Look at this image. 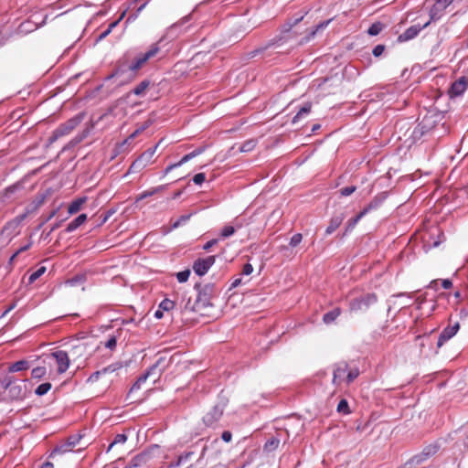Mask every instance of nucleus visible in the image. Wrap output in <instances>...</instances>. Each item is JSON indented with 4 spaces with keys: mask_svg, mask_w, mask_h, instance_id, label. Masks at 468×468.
<instances>
[{
    "mask_svg": "<svg viewBox=\"0 0 468 468\" xmlns=\"http://www.w3.org/2000/svg\"><path fill=\"white\" fill-rule=\"evenodd\" d=\"M302 239H303V235L301 233H296L291 238L289 245L291 247L294 248L301 243Z\"/></svg>",
    "mask_w": 468,
    "mask_h": 468,
    "instance_id": "52",
    "label": "nucleus"
},
{
    "mask_svg": "<svg viewBox=\"0 0 468 468\" xmlns=\"http://www.w3.org/2000/svg\"><path fill=\"white\" fill-rule=\"evenodd\" d=\"M385 50V46L383 45H377L374 48H373V55L375 57H379Z\"/></svg>",
    "mask_w": 468,
    "mask_h": 468,
    "instance_id": "59",
    "label": "nucleus"
},
{
    "mask_svg": "<svg viewBox=\"0 0 468 468\" xmlns=\"http://www.w3.org/2000/svg\"><path fill=\"white\" fill-rule=\"evenodd\" d=\"M445 9V6L436 1L429 11L430 20L428 22L440 20L444 15Z\"/></svg>",
    "mask_w": 468,
    "mask_h": 468,
    "instance_id": "21",
    "label": "nucleus"
},
{
    "mask_svg": "<svg viewBox=\"0 0 468 468\" xmlns=\"http://www.w3.org/2000/svg\"><path fill=\"white\" fill-rule=\"evenodd\" d=\"M427 126L423 122H420L413 130L412 136L414 139H420L427 133Z\"/></svg>",
    "mask_w": 468,
    "mask_h": 468,
    "instance_id": "36",
    "label": "nucleus"
},
{
    "mask_svg": "<svg viewBox=\"0 0 468 468\" xmlns=\"http://www.w3.org/2000/svg\"><path fill=\"white\" fill-rule=\"evenodd\" d=\"M191 159H193V157H192V155H191V154H190V153H189V154H186V155H184V156L181 158V160H180L179 162H177V163H176V164H173V165H168V166L165 168V174H167L168 172H170V171H171L172 169H174V168H176V167L181 166L182 165H184L185 163H186V162L190 161Z\"/></svg>",
    "mask_w": 468,
    "mask_h": 468,
    "instance_id": "35",
    "label": "nucleus"
},
{
    "mask_svg": "<svg viewBox=\"0 0 468 468\" xmlns=\"http://www.w3.org/2000/svg\"><path fill=\"white\" fill-rule=\"evenodd\" d=\"M190 275L189 270H185L176 273V279L179 282H186Z\"/></svg>",
    "mask_w": 468,
    "mask_h": 468,
    "instance_id": "51",
    "label": "nucleus"
},
{
    "mask_svg": "<svg viewBox=\"0 0 468 468\" xmlns=\"http://www.w3.org/2000/svg\"><path fill=\"white\" fill-rule=\"evenodd\" d=\"M253 271V267L250 263H246L243 268H242V271H241V274L242 275H250L251 274Z\"/></svg>",
    "mask_w": 468,
    "mask_h": 468,
    "instance_id": "61",
    "label": "nucleus"
},
{
    "mask_svg": "<svg viewBox=\"0 0 468 468\" xmlns=\"http://www.w3.org/2000/svg\"><path fill=\"white\" fill-rule=\"evenodd\" d=\"M337 411L343 414H349V405L346 399H341L337 405Z\"/></svg>",
    "mask_w": 468,
    "mask_h": 468,
    "instance_id": "46",
    "label": "nucleus"
},
{
    "mask_svg": "<svg viewBox=\"0 0 468 468\" xmlns=\"http://www.w3.org/2000/svg\"><path fill=\"white\" fill-rule=\"evenodd\" d=\"M218 242V239H213L209 241H207L204 246L203 250L206 251H208L214 245H216Z\"/></svg>",
    "mask_w": 468,
    "mask_h": 468,
    "instance_id": "62",
    "label": "nucleus"
},
{
    "mask_svg": "<svg viewBox=\"0 0 468 468\" xmlns=\"http://www.w3.org/2000/svg\"><path fill=\"white\" fill-rule=\"evenodd\" d=\"M51 384L49 382L40 384L35 390L37 396H43L51 389Z\"/></svg>",
    "mask_w": 468,
    "mask_h": 468,
    "instance_id": "42",
    "label": "nucleus"
},
{
    "mask_svg": "<svg viewBox=\"0 0 468 468\" xmlns=\"http://www.w3.org/2000/svg\"><path fill=\"white\" fill-rule=\"evenodd\" d=\"M356 190L355 186H346L340 189V194L343 197H348Z\"/></svg>",
    "mask_w": 468,
    "mask_h": 468,
    "instance_id": "54",
    "label": "nucleus"
},
{
    "mask_svg": "<svg viewBox=\"0 0 468 468\" xmlns=\"http://www.w3.org/2000/svg\"><path fill=\"white\" fill-rule=\"evenodd\" d=\"M341 314V309L336 307L323 315V322L326 324H330L336 320V318Z\"/></svg>",
    "mask_w": 468,
    "mask_h": 468,
    "instance_id": "28",
    "label": "nucleus"
},
{
    "mask_svg": "<svg viewBox=\"0 0 468 468\" xmlns=\"http://www.w3.org/2000/svg\"><path fill=\"white\" fill-rule=\"evenodd\" d=\"M459 329V322H455L453 324H449L447 327H445L439 335L437 347H441L448 340H450L457 334Z\"/></svg>",
    "mask_w": 468,
    "mask_h": 468,
    "instance_id": "12",
    "label": "nucleus"
},
{
    "mask_svg": "<svg viewBox=\"0 0 468 468\" xmlns=\"http://www.w3.org/2000/svg\"><path fill=\"white\" fill-rule=\"evenodd\" d=\"M164 188H165L164 186H159L152 188L150 190H146V191L143 192L142 194H140V196L136 198V200L139 201V200H142L144 198L152 197L154 194L162 191Z\"/></svg>",
    "mask_w": 468,
    "mask_h": 468,
    "instance_id": "37",
    "label": "nucleus"
},
{
    "mask_svg": "<svg viewBox=\"0 0 468 468\" xmlns=\"http://www.w3.org/2000/svg\"><path fill=\"white\" fill-rule=\"evenodd\" d=\"M312 102L310 101H307L305 102L300 109L299 111L297 112V113L293 116L292 120V124H295L297 123L300 120L307 117L311 111H312Z\"/></svg>",
    "mask_w": 468,
    "mask_h": 468,
    "instance_id": "23",
    "label": "nucleus"
},
{
    "mask_svg": "<svg viewBox=\"0 0 468 468\" xmlns=\"http://www.w3.org/2000/svg\"><path fill=\"white\" fill-rule=\"evenodd\" d=\"M173 359L174 356L169 358L164 355L160 356L156 362L151 366L144 374L147 375V378L154 376L159 377L170 366Z\"/></svg>",
    "mask_w": 468,
    "mask_h": 468,
    "instance_id": "6",
    "label": "nucleus"
},
{
    "mask_svg": "<svg viewBox=\"0 0 468 468\" xmlns=\"http://www.w3.org/2000/svg\"><path fill=\"white\" fill-rule=\"evenodd\" d=\"M85 114L80 112L74 117L69 119L67 122L61 123L52 133V135L48 139V143L51 144L56 142L58 138L69 134L84 119Z\"/></svg>",
    "mask_w": 468,
    "mask_h": 468,
    "instance_id": "2",
    "label": "nucleus"
},
{
    "mask_svg": "<svg viewBox=\"0 0 468 468\" xmlns=\"http://www.w3.org/2000/svg\"><path fill=\"white\" fill-rule=\"evenodd\" d=\"M125 13H126V10H124L122 13L120 17L116 21L111 23L109 25L108 28L105 31H103L101 34H100L97 40L100 41V40L105 38L112 32V30L119 24V22L124 17Z\"/></svg>",
    "mask_w": 468,
    "mask_h": 468,
    "instance_id": "31",
    "label": "nucleus"
},
{
    "mask_svg": "<svg viewBox=\"0 0 468 468\" xmlns=\"http://www.w3.org/2000/svg\"><path fill=\"white\" fill-rule=\"evenodd\" d=\"M384 28V25L381 22H375L373 23L369 28L367 29V33L370 36H377L378 35Z\"/></svg>",
    "mask_w": 468,
    "mask_h": 468,
    "instance_id": "38",
    "label": "nucleus"
},
{
    "mask_svg": "<svg viewBox=\"0 0 468 468\" xmlns=\"http://www.w3.org/2000/svg\"><path fill=\"white\" fill-rule=\"evenodd\" d=\"M359 374L360 372L357 367H354L349 370L347 369V374L346 377V384L349 385L350 383H352L359 376Z\"/></svg>",
    "mask_w": 468,
    "mask_h": 468,
    "instance_id": "40",
    "label": "nucleus"
},
{
    "mask_svg": "<svg viewBox=\"0 0 468 468\" xmlns=\"http://www.w3.org/2000/svg\"><path fill=\"white\" fill-rule=\"evenodd\" d=\"M345 219V214L340 213L337 215H335L331 218L329 225L327 226L325 229V234L330 235L332 234L343 222Z\"/></svg>",
    "mask_w": 468,
    "mask_h": 468,
    "instance_id": "22",
    "label": "nucleus"
},
{
    "mask_svg": "<svg viewBox=\"0 0 468 468\" xmlns=\"http://www.w3.org/2000/svg\"><path fill=\"white\" fill-rule=\"evenodd\" d=\"M191 14L182 17L178 22L173 24L171 27H170V30L173 31L175 29H176L177 27L185 25L186 23H187L190 19H191Z\"/></svg>",
    "mask_w": 468,
    "mask_h": 468,
    "instance_id": "49",
    "label": "nucleus"
},
{
    "mask_svg": "<svg viewBox=\"0 0 468 468\" xmlns=\"http://www.w3.org/2000/svg\"><path fill=\"white\" fill-rule=\"evenodd\" d=\"M87 197H79L77 199H74L68 207V212L70 215L76 214L79 212L82 207V205L86 202Z\"/></svg>",
    "mask_w": 468,
    "mask_h": 468,
    "instance_id": "29",
    "label": "nucleus"
},
{
    "mask_svg": "<svg viewBox=\"0 0 468 468\" xmlns=\"http://www.w3.org/2000/svg\"><path fill=\"white\" fill-rule=\"evenodd\" d=\"M151 454L149 452H141L134 456L127 468H139L141 466L149 465Z\"/></svg>",
    "mask_w": 468,
    "mask_h": 468,
    "instance_id": "18",
    "label": "nucleus"
},
{
    "mask_svg": "<svg viewBox=\"0 0 468 468\" xmlns=\"http://www.w3.org/2000/svg\"><path fill=\"white\" fill-rule=\"evenodd\" d=\"M118 368H119V367L116 364H112V365H110V366L102 368L101 370H102V372L104 374H106V373H109V372H114Z\"/></svg>",
    "mask_w": 468,
    "mask_h": 468,
    "instance_id": "64",
    "label": "nucleus"
},
{
    "mask_svg": "<svg viewBox=\"0 0 468 468\" xmlns=\"http://www.w3.org/2000/svg\"><path fill=\"white\" fill-rule=\"evenodd\" d=\"M20 226L12 218L8 220L2 228L0 235L5 239L11 240L19 234Z\"/></svg>",
    "mask_w": 468,
    "mask_h": 468,
    "instance_id": "13",
    "label": "nucleus"
},
{
    "mask_svg": "<svg viewBox=\"0 0 468 468\" xmlns=\"http://www.w3.org/2000/svg\"><path fill=\"white\" fill-rule=\"evenodd\" d=\"M256 145V142L253 140L245 142L239 148L240 152H250L251 151Z\"/></svg>",
    "mask_w": 468,
    "mask_h": 468,
    "instance_id": "50",
    "label": "nucleus"
},
{
    "mask_svg": "<svg viewBox=\"0 0 468 468\" xmlns=\"http://www.w3.org/2000/svg\"><path fill=\"white\" fill-rule=\"evenodd\" d=\"M81 438H82V436L79 435V434L72 435V436H69L66 441L74 449V447L80 443V441L81 440Z\"/></svg>",
    "mask_w": 468,
    "mask_h": 468,
    "instance_id": "53",
    "label": "nucleus"
},
{
    "mask_svg": "<svg viewBox=\"0 0 468 468\" xmlns=\"http://www.w3.org/2000/svg\"><path fill=\"white\" fill-rule=\"evenodd\" d=\"M71 452H74V449L67 441H64L54 448L49 457L55 459L58 455H62Z\"/></svg>",
    "mask_w": 468,
    "mask_h": 468,
    "instance_id": "24",
    "label": "nucleus"
},
{
    "mask_svg": "<svg viewBox=\"0 0 468 468\" xmlns=\"http://www.w3.org/2000/svg\"><path fill=\"white\" fill-rule=\"evenodd\" d=\"M228 400L220 398L214 407L203 417V421L207 426H213L223 415Z\"/></svg>",
    "mask_w": 468,
    "mask_h": 468,
    "instance_id": "3",
    "label": "nucleus"
},
{
    "mask_svg": "<svg viewBox=\"0 0 468 468\" xmlns=\"http://www.w3.org/2000/svg\"><path fill=\"white\" fill-rule=\"evenodd\" d=\"M430 25V22H426L423 25H413L408 27L402 34L398 37L399 42H406L415 38L419 33L426 28Z\"/></svg>",
    "mask_w": 468,
    "mask_h": 468,
    "instance_id": "11",
    "label": "nucleus"
},
{
    "mask_svg": "<svg viewBox=\"0 0 468 468\" xmlns=\"http://www.w3.org/2000/svg\"><path fill=\"white\" fill-rule=\"evenodd\" d=\"M154 154V149H149L143 153L136 160L133 162L128 172L138 173L144 169L150 162Z\"/></svg>",
    "mask_w": 468,
    "mask_h": 468,
    "instance_id": "9",
    "label": "nucleus"
},
{
    "mask_svg": "<svg viewBox=\"0 0 468 468\" xmlns=\"http://www.w3.org/2000/svg\"><path fill=\"white\" fill-rule=\"evenodd\" d=\"M24 382H17L16 380L8 390V396L12 400H20L26 397L27 387Z\"/></svg>",
    "mask_w": 468,
    "mask_h": 468,
    "instance_id": "15",
    "label": "nucleus"
},
{
    "mask_svg": "<svg viewBox=\"0 0 468 468\" xmlns=\"http://www.w3.org/2000/svg\"><path fill=\"white\" fill-rule=\"evenodd\" d=\"M147 375H145L144 373L141 375L130 388L129 393H133V391L140 389L142 384H144L147 380Z\"/></svg>",
    "mask_w": 468,
    "mask_h": 468,
    "instance_id": "43",
    "label": "nucleus"
},
{
    "mask_svg": "<svg viewBox=\"0 0 468 468\" xmlns=\"http://www.w3.org/2000/svg\"><path fill=\"white\" fill-rule=\"evenodd\" d=\"M195 288L198 290L197 302L202 303L204 306L208 305L210 300L216 294L215 285L207 283L201 287L199 284H196Z\"/></svg>",
    "mask_w": 468,
    "mask_h": 468,
    "instance_id": "8",
    "label": "nucleus"
},
{
    "mask_svg": "<svg viewBox=\"0 0 468 468\" xmlns=\"http://www.w3.org/2000/svg\"><path fill=\"white\" fill-rule=\"evenodd\" d=\"M388 197L387 192H381L375 196L372 200L361 210L365 215L372 210L378 209Z\"/></svg>",
    "mask_w": 468,
    "mask_h": 468,
    "instance_id": "17",
    "label": "nucleus"
},
{
    "mask_svg": "<svg viewBox=\"0 0 468 468\" xmlns=\"http://www.w3.org/2000/svg\"><path fill=\"white\" fill-rule=\"evenodd\" d=\"M468 88V78L467 77H461L457 80H455L449 90L451 97H457L461 96L464 93V91Z\"/></svg>",
    "mask_w": 468,
    "mask_h": 468,
    "instance_id": "14",
    "label": "nucleus"
},
{
    "mask_svg": "<svg viewBox=\"0 0 468 468\" xmlns=\"http://www.w3.org/2000/svg\"><path fill=\"white\" fill-rule=\"evenodd\" d=\"M175 307V302L170 300V299H164L160 303H159V308L162 309L164 312H167V311H170L172 310L173 308Z\"/></svg>",
    "mask_w": 468,
    "mask_h": 468,
    "instance_id": "44",
    "label": "nucleus"
},
{
    "mask_svg": "<svg viewBox=\"0 0 468 468\" xmlns=\"http://www.w3.org/2000/svg\"><path fill=\"white\" fill-rule=\"evenodd\" d=\"M127 441V436L124 433L116 434L113 441L110 443L107 449V452H110L115 446L121 444L123 445Z\"/></svg>",
    "mask_w": 468,
    "mask_h": 468,
    "instance_id": "32",
    "label": "nucleus"
},
{
    "mask_svg": "<svg viewBox=\"0 0 468 468\" xmlns=\"http://www.w3.org/2000/svg\"><path fill=\"white\" fill-rule=\"evenodd\" d=\"M87 220L86 214H80L76 218H74L66 228V232H72L76 230L79 227H80Z\"/></svg>",
    "mask_w": 468,
    "mask_h": 468,
    "instance_id": "26",
    "label": "nucleus"
},
{
    "mask_svg": "<svg viewBox=\"0 0 468 468\" xmlns=\"http://www.w3.org/2000/svg\"><path fill=\"white\" fill-rule=\"evenodd\" d=\"M289 37L290 36L277 37L271 39V41H269V43L266 46H263V47L254 49L252 52H250V57H255L257 54L262 53L264 50H266L267 48H269L271 47L279 46V45L282 44L283 42L287 41V38Z\"/></svg>",
    "mask_w": 468,
    "mask_h": 468,
    "instance_id": "19",
    "label": "nucleus"
},
{
    "mask_svg": "<svg viewBox=\"0 0 468 468\" xmlns=\"http://www.w3.org/2000/svg\"><path fill=\"white\" fill-rule=\"evenodd\" d=\"M149 85H150V80H144L141 81L138 85H136V87L132 90V92L134 95L143 96L144 94L146 89L149 87Z\"/></svg>",
    "mask_w": 468,
    "mask_h": 468,
    "instance_id": "33",
    "label": "nucleus"
},
{
    "mask_svg": "<svg viewBox=\"0 0 468 468\" xmlns=\"http://www.w3.org/2000/svg\"><path fill=\"white\" fill-rule=\"evenodd\" d=\"M364 216L366 215L362 211H360L355 218H350L346 223L345 234L353 230V229Z\"/></svg>",
    "mask_w": 468,
    "mask_h": 468,
    "instance_id": "34",
    "label": "nucleus"
},
{
    "mask_svg": "<svg viewBox=\"0 0 468 468\" xmlns=\"http://www.w3.org/2000/svg\"><path fill=\"white\" fill-rule=\"evenodd\" d=\"M102 374H104V373L102 372V370H98V371H96V372H93V373L89 377V378L87 379V381H88V382H91V383H92V382H95V381H97V380L100 378L101 375H102Z\"/></svg>",
    "mask_w": 468,
    "mask_h": 468,
    "instance_id": "58",
    "label": "nucleus"
},
{
    "mask_svg": "<svg viewBox=\"0 0 468 468\" xmlns=\"http://www.w3.org/2000/svg\"><path fill=\"white\" fill-rule=\"evenodd\" d=\"M117 345V339L115 336H111L104 344V346L106 348H109L111 350L114 349Z\"/></svg>",
    "mask_w": 468,
    "mask_h": 468,
    "instance_id": "55",
    "label": "nucleus"
},
{
    "mask_svg": "<svg viewBox=\"0 0 468 468\" xmlns=\"http://www.w3.org/2000/svg\"><path fill=\"white\" fill-rule=\"evenodd\" d=\"M47 374V369L45 367H37L32 369L31 377L35 379H41Z\"/></svg>",
    "mask_w": 468,
    "mask_h": 468,
    "instance_id": "39",
    "label": "nucleus"
},
{
    "mask_svg": "<svg viewBox=\"0 0 468 468\" xmlns=\"http://www.w3.org/2000/svg\"><path fill=\"white\" fill-rule=\"evenodd\" d=\"M377 301L378 297L375 293H367L351 300L349 308L353 312L367 311L371 305L376 303Z\"/></svg>",
    "mask_w": 468,
    "mask_h": 468,
    "instance_id": "4",
    "label": "nucleus"
},
{
    "mask_svg": "<svg viewBox=\"0 0 468 468\" xmlns=\"http://www.w3.org/2000/svg\"><path fill=\"white\" fill-rule=\"evenodd\" d=\"M236 229L234 227L232 226H225L222 230H221V233H220V236L223 238V239H227L230 236H232L234 233H235Z\"/></svg>",
    "mask_w": 468,
    "mask_h": 468,
    "instance_id": "47",
    "label": "nucleus"
},
{
    "mask_svg": "<svg viewBox=\"0 0 468 468\" xmlns=\"http://www.w3.org/2000/svg\"><path fill=\"white\" fill-rule=\"evenodd\" d=\"M216 261V256L198 258L193 262V271L198 276L205 275Z\"/></svg>",
    "mask_w": 468,
    "mask_h": 468,
    "instance_id": "7",
    "label": "nucleus"
},
{
    "mask_svg": "<svg viewBox=\"0 0 468 468\" xmlns=\"http://www.w3.org/2000/svg\"><path fill=\"white\" fill-rule=\"evenodd\" d=\"M439 448H440V446H439V444L437 442L434 443V444H430V445L426 446L421 452L412 456L406 463V464H408V465H420L424 461H426L428 458H430L432 455H434L438 452Z\"/></svg>",
    "mask_w": 468,
    "mask_h": 468,
    "instance_id": "5",
    "label": "nucleus"
},
{
    "mask_svg": "<svg viewBox=\"0 0 468 468\" xmlns=\"http://www.w3.org/2000/svg\"><path fill=\"white\" fill-rule=\"evenodd\" d=\"M205 180L206 175L204 173H198L193 177V182L197 185H201Z\"/></svg>",
    "mask_w": 468,
    "mask_h": 468,
    "instance_id": "57",
    "label": "nucleus"
},
{
    "mask_svg": "<svg viewBox=\"0 0 468 468\" xmlns=\"http://www.w3.org/2000/svg\"><path fill=\"white\" fill-rule=\"evenodd\" d=\"M440 285L444 289H450L452 286V282L449 279L440 280Z\"/></svg>",
    "mask_w": 468,
    "mask_h": 468,
    "instance_id": "63",
    "label": "nucleus"
},
{
    "mask_svg": "<svg viewBox=\"0 0 468 468\" xmlns=\"http://www.w3.org/2000/svg\"><path fill=\"white\" fill-rule=\"evenodd\" d=\"M16 379L12 376H5L0 379L1 386L4 389L9 390L12 385L15 383Z\"/></svg>",
    "mask_w": 468,
    "mask_h": 468,
    "instance_id": "41",
    "label": "nucleus"
},
{
    "mask_svg": "<svg viewBox=\"0 0 468 468\" xmlns=\"http://www.w3.org/2000/svg\"><path fill=\"white\" fill-rule=\"evenodd\" d=\"M31 213L30 209H27L25 213L16 216L13 219L20 226L21 223L27 218V216Z\"/></svg>",
    "mask_w": 468,
    "mask_h": 468,
    "instance_id": "56",
    "label": "nucleus"
},
{
    "mask_svg": "<svg viewBox=\"0 0 468 468\" xmlns=\"http://www.w3.org/2000/svg\"><path fill=\"white\" fill-rule=\"evenodd\" d=\"M84 351H85V346H84V345H78V346H73V348L71 349V352H72L74 355H82Z\"/></svg>",
    "mask_w": 468,
    "mask_h": 468,
    "instance_id": "60",
    "label": "nucleus"
},
{
    "mask_svg": "<svg viewBox=\"0 0 468 468\" xmlns=\"http://www.w3.org/2000/svg\"><path fill=\"white\" fill-rule=\"evenodd\" d=\"M159 50H160V48H159L158 43H154V44L151 45L148 51H146L145 53H140L131 64H129L127 66H125V65L118 66V68L114 70V72L107 77V80L120 76L121 74H122L125 71L126 69H129L130 71H132L133 73H135L141 68H143V66L149 59L155 57L156 54L159 52Z\"/></svg>",
    "mask_w": 468,
    "mask_h": 468,
    "instance_id": "1",
    "label": "nucleus"
},
{
    "mask_svg": "<svg viewBox=\"0 0 468 468\" xmlns=\"http://www.w3.org/2000/svg\"><path fill=\"white\" fill-rule=\"evenodd\" d=\"M46 271V267H40L36 271L30 274L28 278V282L33 283L36 282L40 276H42Z\"/></svg>",
    "mask_w": 468,
    "mask_h": 468,
    "instance_id": "45",
    "label": "nucleus"
},
{
    "mask_svg": "<svg viewBox=\"0 0 468 468\" xmlns=\"http://www.w3.org/2000/svg\"><path fill=\"white\" fill-rule=\"evenodd\" d=\"M192 214L182 215L172 225V229H177L182 224L186 223L191 218Z\"/></svg>",
    "mask_w": 468,
    "mask_h": 468,
    "instance_id": "48",
    "label": "nucleus"
},
{
    "mask_svg": "<svg viewBox=\"0 0 468 468\" xmlns=\"http://www.w3.org/2000/svg\"><path fill=\"white\" fill-rule=\"evenodd\" d=\"M30 367L29 362L27 360L22 359L11 364L8 367V372H18L28 369Z\"/></svg>",
    "mask_w": 468,
    "mask_h": 468,
    "instance_id": "27",
    "label": "nucleus"
},
{
    "mask_svg": "<svg viewBox=\"0 0 468 468\" xmlns=\"http://www.w3.org/2000/svg\"><path fill=\"white\" fill-rule=\"evenodd\" d=\"M194 455L195 453L193 452H185L184 454L178 456L176 463L172 462L168 468H175L181 465H186V468H190L192 466L190 461Z\"/></svg>",
    "mask_w": 468,
    "mask_h": 468,
    "instance_id": "20",
    "label": "nucleus"
},
{
    "mask_svg": "<svg viewBox=\"0 0 468 468\" xmlns=\"http://www.w3.org/2000/svg\"><path fill=\"white\" fill-rule=\"evenodd\" d=\"M280 444V439L278 436H271L269 438L265 444H264V450L267 452H272L278 448Z\"/></svg>",
    "mask_w": 468,
    "mask_h": 468,
    "instance_id": "30",
    "label": "nucleus"
},
{
    "mask_svg": "<svg viewBox=\"0 0 468 468\" xmlns=\"http://www.w3.org/2000/svg\"><path fill=\"white\" fill-rule=\"evenodd\" d=\"M51 356L56 360L58 366V373H65L69 367V356L64 350H57L51 353Z\"/></svg>",
    "mask_w": 468,
    "mask_h": 468,
    "instance_id": "10",
    "label": "nucleus"
},
{
    "mask_svg": "<svg viewBox=\"0 0 468 468\" xmlns=\"http://www.w3.org/2000/svg\"><path fill=\"white\" fill-rule=\"evenodd\" d=\"M89 134V129L82 131L80 133L77 134L74 138H72L64 147L63 151L69 150L75 147L77 144L81 143Z\"/></svg>",
    "mask_w": 468,
    "mask_h": 468,
    "instance_id": "25",
    "label": "nucleus"
},
{
    "mask_svg": "<svg viewBox=\"0 0 468 468\" xmlns=\"http://www.w3.org/2000/svg\"><path fill=\"white\" fill-rule=\"evenodd\" d=\"M348 365L346 362H340L335 365L333 372V384L339 386L343 380L346 381L345 376L347 374Z\"/></svg>",
    "mask_w": 468,
    "mask_h": 468,
    "instance_id": "16",
    "label": "nucleus"
}]
</instances>
